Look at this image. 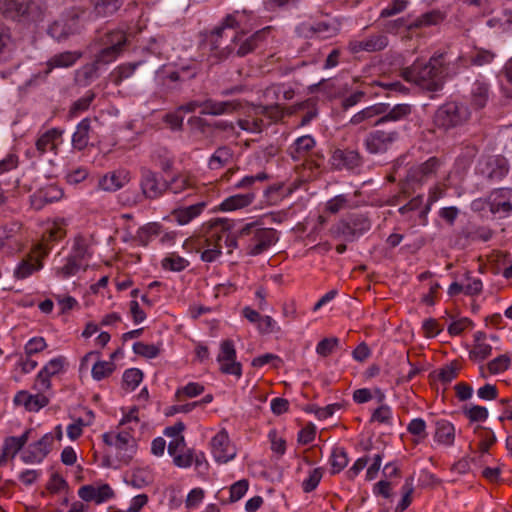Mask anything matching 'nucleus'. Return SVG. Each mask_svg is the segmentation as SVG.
<instances>
[{
	"label": "nucleus",
	"mask_w": 512,
	"mask_h": 512,
	"mask_svg": "<svg viewBox=\"0 0 512 512\" xmlns=\"http://www.w3.org/2000/svg\"><path fill=\"white\" fill-rule=\"evenodd\" d=\"M234 222L226 218H218L212 220L209 224L206 236L204 238L190 239L187 241L191 243L197 252H201V259L205 262L215 261L222 253V244L220 232L225 230H232Z\"/></svg>",
	"instance_id": "nucleus-1"
},
{
	"label": "nucleus",
	"mask_w": 512,
	"mask_h": 512,
	"mask_svg": "<svg viewBox=\"0 0 512 512\" xmlns=\"http://www.w3.org/2000/svg\"><path fill=\"white\" fill-rule=\"evenodd\" d=\"M441 72V64L431 60L427 64L416 61L410 67L401 69L400 74L407 82L428 91H436L442 86Z\"/></svg>",
	"instance_id": "nucleus-2"
},
{
	"label": "nucleus",
	"mask_w": 512,
	"mask_h": 512,
	"mask_svg": "<svg viewBox=\"0 0 512 512\" xmlns=\"http://www.w3.org/2000/svg\"><path fill=\"white\" fill-rule=\"evenodd\" d=\"M315 140L309 136L305 135L299 137L294 144L289 148V154L291 157L296 160L304 159V162L301 165V176L305 180H310L319 174V169L322 163V156L315 155L317 159H314V155H308V153L314 148Z\"/></svg>",
	"instance_id": "nucleus-3"
},
{
	"label": "nucleus",
	"mask_w": 512,
	"mask_h": 512,
	"mask_svg": "<svg viewBox=\"0 0 512 512\" xmlns=\"http://www.w3.org/2000/svg\"><path fill=\"white\" fill-rule=\"evenodd\" d=\"M103 441L114 450L115 458L121 465H129L138 449L135 434L126 429L105 433Z\"/></svg>",
	"instance_id": "nucleus-4"
},
{
	"label": "nucleus",
	"mask_w": 512,
	"mask_h": 512,
	"mask_svg": "<svg viewBox=\"0 0 512 512\" xmlns=\"http://www.w3.org/2000/svg\"><path fill=\"white\" fill-rule=\"evenodd\" d=\"M252 235L248 246V254L257 256L266 251L277 241L276 231L271 228H257L255 223L246 224L238 233V236Z\"/></svg>",
	"instance_id": "nucleus-5"
},
{
	"label": "nucleus",
	"mask_w": 512,
	"mask_h": 512,
	"mask_svg": "<svg viewBox=\"0 0 512 512\" xmlns=\"http://www.w3.org/2000/svg\"><path fill=\"white\" fill-rule=\"evenodd\" d=\"M470 113L466 106L456 102L442 105L435 114L434 122L437 126L450 129L465 123Z\"/></svg>",
	"instance_id": "nucleus-6"
},
{
	"label": "nucleus",
	"mask_w": 512,
	"mask_h": 512,
	"mask_svg": "<svg viewBox=\"0 0 512 512\" xmlns=\"http://www.w3.org/2000/svg\"><path fill=\"white\" fill-rule=\"evenodd\" d=\"M380 128L370 132L365 139V146L370 153L385 152L399 137L393 125H379Z\"/></svg>",
	"instance_id": "nucleus-7"
},
{
	"label": "nucleus",
	"mask_w": 512,
	"mask_h": 512,
	"mask_svg": "<svg viewBox=\"0 0 512 512\" xmlns=\"http://www.w3.org/2000/svg\"><path fill=\"white\" fill-rule=\"evenodd\" d=\"M371 228V222L364 215H352L346 220H342L335 225L333 233L347 241H354Z\"/></svg>",
	"instance_id": "nucleus-8"
},
{
	"label": "nucleus",
	"mask_w": 512,
	"mask_h": 512,
	"mask_svg": "<svg viewBox=\"0 0 512 512\" xmlns=\"http://www.w3.org/2000/svg\"><path fill=\"white\" fill-rule=\"evenodd\" d=\"M239 23L236 19L235 14H229L225 17L223 20L221 26L217 27L212 35H211V43H212V49L219 55L220 57H227L230 55L234 50L236 45L241 40L240 35H235L233 39L231 40V43L229 45L223 46L220 39L222 38L223 32L227 28H238Z\"/></svg>",
	"instance_id": "nucleus-9"
},
{
	"label": "nucleus",
	"mask_w": 512,
	"mask_h": 512,
	"mask_svg": "<svg viewBox=\"0 0 512 512\" xmlns=\"http://www.w3.org/2000/svg\"><path fill=\"white\" fill-rule=\"evenodd\" d=\"M10 13L13 16L25 17L37 21L42 18L47 10V5L42 0H7Z\"/></svg>",
	"instance_id": "nucleus-10"
},
{
	"label": "nucleus",
	"mask_w": 512,
	"mask_h": 512,
	"mask_svg": "<svg viewBox=\"0 0 512 512\" xmlns=\"http://www.w3.org/2000/svg\"><path fill=\"white\" fill-rule=\"evenodd\" d=\"M217 361L222 373L235 375L238 378L242 375V366L236 361V349L232 340L227 339L221 342Z\"/></svg>",
	"instance_id": "nucleus-11"
},
{
	"label": "nucleus",
	"mask_w": 512,
	"mask_h": 512,
	"mask_svg": "<svg viewBox=\"0 0 512 512\" xmlns=\"http://www.w3.org/2000/svg\"><path fill=\"white\" fill-rule=\"evenodd\" d=\"M388 43V37L383 33H378L361 40H351L348 43V49L353 54L360 52L372 53L384 50Z\"/></svg>",
	"instance_id": "nucleus-12"
},
{
	"label": "nucleus",
	"mask_w": 512,
	"mask_h": 512,
	"mask_svg": "<svg viewBox=\"0 0 512 512\" xmlns=\"http://www.w3.org/2000/svg\"><path fill=\"white\" fill-rule=\"evenodd\" d=\"M140 175V189L143 198L154 200L162 196L164 187L155 172L149 168L141 167Z\"/></svg>",
	"instance_id": "nucleus-13"
},
{
	"label": "nucleus",
	"mask_w": 512,
	"mask_h": 512,
	"mask_svg": "<svg viewBox=\"0 0 512 512\" xmlns=\"http://www.w3.org/2000/svg\"><path fill=\"white\" fill-rule=\"evenodd\" d=\"M211 447L213 456L219 463H227L236 455V449L231 445L225 430H221L212 438Z\"/></svg>",
	"instance_id": "nucleus-14"
},
{
	"label": "nucleus",
	"mask_w": 512,
	"mask_h": 512,
	"mask_svg": "<svg viewBox=\"0 0 512 512\" xmlns=\"http://www.w3.org/2000/svg\"><path fill=\"white\" fill-rule=\"evenodd\" d=\"M263 111L261 107L251 108L237 120V126L247 133H261L268 126V122L263 118Z\"/></svg>",
	"instance_id": "nucleus-15"
},
{
	"label": "nucleus",
	"mask_w": 512,
	"mask_h": 512,
	"mask_svg": "<svg viewBox=\"0 0 512 512\" xmlns=\"http://www.w3.org/2000/svg\"><path fill=\"white\" fill-rule=\"evenodd\" d=\"M47 255V249L36 246L28 257L19 264L15 270V276L18 279H25L30 276L33 272L39 270L42 267L41 260Z\"/></svg>",
	"instance_id": "nucleus-16"
},
{
	"label": "nucleus",
	"mask_w": 512,
	"mask_h": 512,
	"mask_svg": "<svg viewBox=\"0 0 512 512\" xmlns=\"http://www.w3.org/2000/svg\"><path fill=\"white\" fill-rule=\"evenodd\" d=\"M488 204L492 213L508 215L512 212V189H499L492 192Z\"/></svg>",
	"instance_id": "nucleus-17"
},
{
	"label": "nucleus",
	"mask_w": 512,
	"mask_h": 512,
	"mask_svg": "<svg viewBox=\"0 0 512 512\" xmlns=\"http://www.w3.org/2000/svg\"><path fill=\"white\" fill-rule=\"evenodd\" d=\"M131 181L129 170L120 168L105 174L99 180L98 186L107 192H113L121 189Z\"/></svg>",
	"instance_id": "nucleus-18"
},
{
	"label": "nucleus",
	"mask_w": 512,
	"mask_h": 512,
	"mask_svg": "<svg viewBox=\"0 0 512 512\" xmlns=\"http://www.w3.org/2000/svg\"><path fill=\"white\" fill-rule=\"evenodd\" d=\"M64 364V359L59 357L49 361L38 373L33 389L35 391H47L51 387L50 377L58 374Z\"/></svg>",
	"instance_id": "nucleus-19"
},
{
	"label": "nucleus",
	"mask_w": 512,
	"mask_h": 512,
	"mask_svg": "<svg viewBox=\"0 0 512 512\" xmlns=\"http://www.w3.org/2000/svg\"><path fill=\"white\" fill-rule=\"evenodd\" d=\"M78 30V17L71 16L56 20L49 27L48 32L51 35V37L58 41H61L67 39L70 35L75 34L76 32H78Z\"/></svg>",
	"instance_id": "nucleus-20"
},
{
	"label": "nucleus",
	"mask_w": 512,
	"mask_h": 512,
	"mask_svg": "<svg viewBox=\"0 0 512 512\" xmlns=\"http://www.w3.org/2000/svg\"><path fill=\"white\" fill-rule=\"evenodd\" d=\"M241 108L239 100L215 101L207 99L202 102L201 114L220 116L224 114H232Z\"/></svg>",
	"instance_id": "nucleus-21"
},
{
	"label": "nucleus",
	"mask_w": 512,
	"mask_h": 512,
	"mask_svg": "<svg viewBox=\"0 0 512 512\" xmlns=\"http://www.w3.org/2000/svg\"><path fill=\"white\" fill-rule=\"evenodd\" d=\"M45 391H36L31 394L27 391H20L16 394L14 402L16 405H22L26 410L36 412L48 404V398L44 395Z\"/></svg>",
	"instance_id": "nucleus-22"
},
{
	"label": "nucleus",
	"mask_w": 512,
	"mask_h": 512,
	"mask_svg": "<svg viewBox=\"0 0 512 512\" xmlns=\"http://www.w3.org/2000/svg\"><path fill=\"white\" fill-rule=\"evenodd\" d=\"M338 25L335 23L320 22L316 25L301 24L298 28L299 33L304 37L316 35L321 38H329L338 33Z\"/></svg>",
	"instance_id": "nucleus-23"
},
{
	"label": "nucleus",
	"mask_w": 512,
	"mask_h": 512,
	"mask_svg": "<svg viewBox=\"0 0 512 512\" xmlns=\"http://www.w3.org/2000/svg\"><path fill=\"white\" fill-rule=\"evenodd\" d=\"M79 496L84 501H95L101 503L113 496V490L107 484L100 486L86 485L79 489Z\"/></svg>",
	"instance_id": "nucleus-24"
},
{
	"label": "nucleus",
	"mask_w": 512,
	"mask_h": 512,
	"mask_svg": "<svg viewBox=\"0 0 512 512\" xmlns=\"http://www.w3.org/2000/svg\"><path fill=\"white\" fill-rule=\"evenodd\" d=\"M29 431H26L20 437H8L5 439L2 446V454L0 456V465H5L9 460L13 459L15 455L28 441Z\"/></svg>",
	"instance_id": "nucleus-25"
},
{
	"label": "nucleus",
	"mask_w": 512,
	"mask_h": 512,
	"mask_svg": "<svg viewBox=\"0 0 512 512\" xmlns=\"http://www.w3.org/2000/svg\"><path fill=\"white\" fill-rule=\"evenodd\" d=\"M95 135V128L92 125V120L86 118L82 120L72 136V145L78 150H83L87 147L89 140Z\"/></svg>",
	"instance_id": "nucleus-26"
},
{
	"label": "nucleus",
	"mask_w": 512,
	"mask_h": 512,
	"mask_svg": "<svg viewBox=\"0 0 512 512\" xmlns=\"http://www.w3.org/2000/svg\"><path fill=\"white\" fill-rule=\"evenodd\" d=\"M439 167V160L435 157L410 169L408 178L412 181L423 182L435 175Z\"/></svg>",
	"instance_id": "nucleus-27"
},
{
	"label": "nucleus",
	"mask_w": 512,
	"mask_h": 512,
	"mask_svg": "<svg viewBox=\"0 0 512 512\" xmlns=\"http://www.w3.org/2000/svg\"><path fill=\"white\" fill-rule=\"evenodd\" d=\"M387 108H389V106L385 103H378L366 107L354 114L350 119V123L352 125H360L362 123L371 124L375 117H381L382 114L386 113Z\"/></svg>",
	"instance_id": "nucleus-28"
},
{
	"label": "nucleus",
	"mask_w": 512,
	"mask_h": 512,
	"mask_svg": "<svg viewBox=\"0 0 512 512\" xmlns=\"http://www.w3.org/2000/svg\"><path fill=\"white\" fill-rule=\"evenodd\" d=\"M412 113V106L407 103L397 104L390 110H386V113L382 114L379 119L373 122V126L379 127L389 121H400L406 119Z\"/></svg>",
	"instance_id": "nucleus-29"
},
{
	"label": "nucleus",
	"mask_w": 512,
	"mask_h": 512,
	"mask_svg": "<svg viewBox=\"0 0 512 512\" xmlns=\"http://www.w3.org/2000/svg\"><path fill=\"white\" fill-rule=\"evenodd\" d=\"M62 131L56 128L50 129L43 133L36 141V149L40 154H44L48 151L56 152Z\"/></svg>",
	"instance_id": "nucleus-30"
},
{
	"label": "nucleus",
	"mask_w": 512,
	"mask_h": 512,
	"mask_svg": "<svg viewBox=\"0 0 512 512\" xmlns=\"http://www.w3.org/2000/svg\"><path fill=\"white\" fill-rule=\"evenodd\" d=\"M206 203L199 202L187 207H180L174 209L171 215L180 225H186L193 219L197 218L205 209Z\"/></svg>",
	"instance_id": "nucleus-31"
},
{
	"label": "nucleus",
	"mask_w": 512,
	"mask_h": 512,
	"mask_svg": "<svg viewBox=\"0 0 512 512\" xmlns=\"http://www.w3.org/2000/svg\"><path fill=\"white\" fill-rule=\"evenodd\" d=\"M332 165L337 168L352 169L359 165L360 155L354 150H340L337 149L332 155Z\"/></svg>",
	"instance_id": "nucleus-32"
},
{
	"label": "nucleus",
	"mask_w": 512,
	"mask_h": 512,
	"mask_svg": "<svg viewBox=\"0 0 512 512\" xmlns=\"http://www.w3.org/2000/svg\"><path fill=\"white\" fill-rule=\"evenodd\" d=\"M255 198L253 192L236 194L226 198L219 206L221 211H234L249 206Z\"/></svg>",
	"instance_id": "nucleus-33"
},
{
	"label": "nucleus",
	"mask_w": 512,
	"mask_h": 512,
	"mask_svg": "<svg viewBox=\"0 0 512 512\" xmlns=\"http://www.w3.org/2000/svg\"><path fill=\"white\" fill-rule=\"evenodd\" d=\"M126 43V35L123 31L115 30L102 35L97 39L93 46H106L122 51Z\"/></svg>",
	"instance_id": "nucleus-34"
},
{
	"label": "nucleus",
	"mask_w": 512,
	"mask_h": 512,
	"mask_svg": "<svg viewBox=\"0 0 512 512\" xmlns=\"http://www.w3.org/2000/svg\"><path fill=\"white\" fill-rule=\"evenodd\" d=\"M97 53L95 54L93 69L96 71L100 65H106L113 62L121 53L120 50L106 46H92Z\"/></svg>",
	"instance_id": "nucleus-35"
},
{
	"label": "nucleus",
	"mask_w": 512,
	"mask_h": 512,
	"mask_svg": "<svg viewBox=\"0 0 512 512\" xmlns=\"http://www.w3.org/2000/svg\"><path fill=\"white\" fill-rule=\"evenodd\" d=\"M80 56V53L70 51L53 56L47 63V73H49L53 68H67L73 65Z\"/></svg>",
	"instance_id": "nucleus-36"
},
{
	"label": "nucleus",
	"mask_w": 512,
	"mask_h": 512,
	"mask_svg": "<svg viewBox=\"0 0 512 512\" xmlns=\"http://www.w3.org/2000/svg\"><path fill=\"white\" fill-rule=\"evenodd\" d=\"M54 443L52 434H45L38 442L31 446V455L35 461L43 460L51 451Z\"/></svg>",
	"instance_id": "nucleus-37"
},
{
	"label": "nucleus",
	"mask_w": 512,
	"mask_h": 512,
	"mask_svg": "<svg viewBox=\"0 0 512 512\" xmlns=\"http://www.w3.org/2000/svg\"><path fill=\"white\" fill-rule=\"evenodd\" d=\"M233 151L228 146H220L209 159L211 169H220L232 162Z\"/></svg>",
	"instance_id": "nucleus-38"
},
{
	"label": "nucleus",
	"mask_w": 512,
	"mask_h": 512,
	"mask_svg": "<svg viewBox=\"0 0 512 512\" xmlns=\"http://www.w3.org/2000/svg\"><path fill=\"white\" fill-rule=\"evenodd\" d=\"M435 438L441 444L452 445L455 439L454 426L447 421L437 422Z\"/></svg>",
	"instance_id": "nucleus-39"
},
{
	"label": "nucleus",
	"mask_w": 512,
	"mask_h": 512,
	"mask_svg": "<svg viewBox=\"0 0 512 512\" xmlns=\"http://www.w3.org/2000/svg\"><path fill=\"white\" fill-rule=\"evenodd\" d=\"M188 124L205 138L212 139L215 135L214 122L209 123L205 119L194 116L188 120Z\"/></svg>",
	"instance_id": "nucleus-40"
},
{
	"label": "nucleus",
	"mask_w": 512,
	"mask_h": 512,
	"mask_svg": "<svg viewBox=\"0 0 512 512\" xmlns=\"http://www.w3.org/2000/svg\"><path fill=\"white\" fill-rule=\"evenodd\" d=\"M485 335L483 333H477L475 335V345L473 350L470 352V357L474 360H484L491 354V346L485 343Z\"/></svg>",
	"instance_id": "nucleus-41"
},
{
	"label": "nucleus",
	"mask_w": 512,
	"mask_h": 512,
	"mask_svg": "<svg viewBox=\"0 0 512 512\" xmlns=\"http://www.w3.org/2000/svg\"><path fill=\"white\" fill-rule=\"evenodd\" d=\"M153 481L151 472L145 468H136L132 471L127 482L136 488L147 486Z\"/></svg>",
	"instance_id": "nucleus-42"
},
{
	"label": "nucleus",
	"mask_w": 512,
	"mask_h": 512,
	"mask_svg": "<svg viewBox=\"0 0 512 512\" xmlns=\"http://www.w3.org/2000/svg\"><path fill=\"white\" fill-rule=\"evenodd\" d=\"M235 123L227 120H218L214 122L215 135H221L223 139L239 138L240 132L237 131Z\"/></svg>",
	"instance_id": "nucleus-43"
},
{
	"label": "nucleus",
	"mask_w": 512,
	"mask_h": 512,
	"mask_svg": "<svg viewBox=\"0 0 512 512\" xmlns=\"http://www.w3.org/2000/svg\"><path fill=\"white\" fill-rule=\"evenodd\" d=\"M460 370V365L457 361H453L450 364L442 367L441 369L435 371L433 373L434 377L440 380L443 383L451 382Z\"/></svg>",
	"instance_id": "nucleus-44"
},
{
	"label": "nucleus",
	"mask_w": 512,
	"mask_h": 512,
	"mask_svg": "<svg viewBox=\"0 0 512 512\" xmlns=\"http://www.w3.org/2000/svg\"><path fill=\"white\" fill-rule=\"evenodd\" d=\"M98 15L108 16L116 12L121 3L120 0H92Z\"/></svg>",
	"instance_id": "nucleus-45"
},
{
	"label": "nucleus",
	"mask_w": 512,
	"mask_h": 512,
	"mask_svg": "<svg viewBox=\"0 0 512 512\" xmlns=\"http://www.w3.org/2000/svg\"><path fill=\"white\" fill-rule=\"evenodd\" d=\"M138 65H140V63H134V64L128 63V64H123V65L117 67L110 75L112 78V81L116 85H119L123 80H125L133 75V73Z\"/></svg>",
	"instance_id": "nucleus-46"
},
{
	"label": "nucleus",
	"mask_w": 512,
	"mask_h": 512,
	"mask_svg": "<svg viewBox=\"0 0 512 512\" xmlns=\"http://www.w3.org/2000/svg\"><path fill=\"white\" fill-rule=\"evenodd\" d=\"M71 256L79 263H81L85 268L88 266V258L90 254L88 252V246L82 238H77L75 240Z\"/></svg>",
	"instance_id": "nucleus-47"
},
{
	"label": "nucleus",
	"mask_w": 512,
	"mask_h": 512,
	"mask_svg": "<svg viewBox=\"0 0 512 512\" xmlns=\"http://www.w3.org/2000/svg\"><path fill=\"white\" fill-rule=\"evenodd\" d=\"M80 269L86 268L70 255L66 264L57 269V275L66 278L75 275Z\"/></svg>",
	"instance_id": "nucleus-48"
},
{
	"label": "nucleus",
	"mask_w": 512,
	"mask_h": 512,
	"mask_svg": "<svg viewBox=\"0 0 512 512\" xmlns=\"http://www.w3.org/2000/svg\"><path fill=\"white\" fill-rule=\"evenodd\" d=\"M259 39H260V32H257L255 34H253L252 36L243 40L240 43L239 48L236 51V55L239 57H244L245 55L254 51L256 49V47L258 46Z\"/></svg>",
	"instance_id": "nucleus-49"
},
{
	"label": "nucleus",
	"mask_w": 512,
	"mask_h": 512,
	"mask_svg": "<svg viewBox=\"0 0 512 512\" xmlns=\"http://www.w3.org/2000/svg\"><path fill=\"white\" fill-rule=\"evenodd\" d=\"M204 391V387L198 383H188L185 387L177 390L175 397L177 401H182L184 397L192 398L200 395Z\"/></svg>",
	"instance_id": "nucleus-50"
},
{
	"label": "nucleus",
	"mask_w": 512,
	"mask_h": 512,
	"mask_svg": "<svg viewBox=\"0 0 512 512\" xmlns=\"http://www.w3.org/2000/svg\"><path fill=\"white\" fill-rule=\"evenodd\" d=\"M488 99V87L483 83H476L472 91V101L477 108L485 106Z\"/></svg>",
	"instance_id": "nucleus-51"
},
{
	"label": "nucleus",
	"mask_w": 512,
	"mask_h": 512,
	"mask_svg": "<svg viewBox=\"0 0 512 512\" xmlns=\"http://www.w3.org/2000/svg\"><path fill=\"white\" fill-rule=\"evenodd\" d=\"M114 370V364L108 361H98L92 367V376L96 380L108 377Z\"/></svg>",
	"instance_id": "nucleus-52"
},
{
	"label": "nucleus",
	"mask_w": 512,
	"mask_h": 512,
	"mask_svg": "<svg viewBox=\"0 0 512 512\" xmlns=\"http://www.w3.org/2000/svg\"><path fill=\"white\" fill-rule=\"evenodd\" d=\"M403 497L401 502L396 507V512H403L412 502V494L414 492L413 480L408 478L402 488Z\"/></svg>",
	"instance_id": "nucleus-53"
},
{
	"label": "nucleus",
	"mask_w": 512,
	"mask_h": 512,
	"mask_svg": "<svg viewBox=\"0 0 512 512\" xmlns=\"http://www.w3.org/2000/svg\"><path fill=\"white\" fill-rule=\"evenodd\" d=\"M348 464V457L346 452L341 448H336L332 452L331 456V466L333 468V472H339L343 468H345Z\"/></svg>",
	"instance_id": "nucleus-54"
},
{
	"label": "nucleus",
	"mask_w": 512,
	"mask_h": 512,
	"mask_svg": "<svg viewBox=\"0 0 512 512\" xmlns=\"http://www.w3.org/2000/svg\"><path fill=\"white\" fill-rule=\"evenodd\" d=\"M133 350L136 354L146 358H154L160 352V348L158 346L154 344H146L143 342H136L133 345Z\"/></svg>",
	"instance_id": "nucleus-55"
},
{
	"label": "nucleus",
	"mask_w": 512,
	"mask_h": 512,
	"mask_svg": "<svg viewBox=\"0 0 512 512\" xmlns=\"http://www.w3.org/2000/svg\"><path fill=\"white\" fill-rule=\"evenodd\" d=\"M65 236V231L63 228L54 226L52 227L46 234L43 235L42 242L37 246H42L43 249H47L49 251V243L53 241H57Z\"/></svg>",
	"instance_id": "nucleus-56"
},
{
	"label": "nucleus",
	"mask_w": 512,
	"mask_h": 512,
	"mask_svg": "<svg viewBox=\"0 0 512 512\" xmlns=\"http://www.w3.org/2000/svg\"><path fill=\"white\" fill-rule=\"evenodd\" d=\"M143 377L142 372L139 369H128L123 375V383L127 389H135L141 382Z\"/></svg>",
	"instance_id": "nucleus-57"
},
{
	"label": "nucleus",
	"mask_w": 512,
	"mask_h": 512,
	"mask_svg": "<svg viewBox=\"0 0 512 512\" xmlns=\"http://www.w3.org/2000/svg\"><path fill=\"white\" fill-rule=\"evenodd\" d=\"M323 476L322 468H315L310 473L306 480L303 481L302 487L303 490L308 493L313 491L319 484L321 478Z\"/></svg>",
	"instance_id": "nucleus-58"
},
{
	"label": "nucleus",
	"mask_w": 512,
	"mask_h": 512,
	"mask_svg": "<svg viewBox=\"0 0 512 512\" xmlns=\"http://www.w3.org/2000/svg\"><path fill=\"white\" fill-rule=\"evenodd\" d=\"M351 207L349 199L345 195H338L329 200L326 209L330 213H337L340 210Z\"/></svg>",
	"instance_id": "nucleus-59"
},
{
	"label": "nucleus",
	"mask_w": 512,
	"mask_h": 512,
	"mask_svg": "<svg viewBox=\"0 0 512 512\" xmlns=\"http://www.w3.org/2000/svg\"><path fill=\"white\" fill-rule=\"evenodd\" d=\"M187 265H188V261L180 256H177V255H172L170 257H166L162 261V266L165 269H169L172 271H181Z\"/></svg>",
	"instance_id": "nucleus-60"
},
{
	"label": "nucleus",
	"mask_w": 512,
	"mask_h": 512,
	"mask_svg": "<svg viewBox=\"0 0 512 512\" xmlns=\"http://www.w3.org/2000/svg\"><path fill=\"white\" fill-rule=\"evenodd\" d=\"M477 429L480 430L481 437L478 448L480 452L486 453L488 452L489 448L495 443L496 438L493 432L488 429H483L481 427H477Z\"/></svg>",
	"instance_id": "nucleus-61"
},
{
	"label": "nucleus",
	"mask_w": 512,
	"mask_h": 512,
	"mask_svg": "<svg viewBox=\"0 0 512 512\" xmlns=\"http://www.w3.org/2000/svg\"><path fill=\"white\" fill-rule=\"evenodd\" d=\"M263 111V118L270 125L273 122L279 121L283 117V111L279 105L260 106Z\"/></svg>",
	"instance_id": "nucleus-62"
},
{
	"label": "nucleus",
	"mask_w": 512,
	"mask_h": 512,
	"mask_svg": "<svg viewBox=\"0 0 512 512\" xmlns=\"http://www.w3.org/2000/svg\"><path fill=\"white\" fill-rule=\"evenodd\" d=\"M338 343V338H325L318 343L316 351L319 355L326 357L333 352V350L338 346Z\"/></svg>",
	"instance_id": "nucleus-63"
},
{
	"label": "nucleus",
	"mask_w": 512,
	"mask_h": 512,
	"mask_svg": "<svg viewBox=\"0 0 512 512\" xmlns=\"http://www.w3.org/2000/svg\"><path fill=\"white\" fill-rule=\"evenodd\" d=\"M509 365H510L509 357H507L506 355H501V356L493 359L492 361H490L488 363L487 367H488V370L490 373L497 374V373L503 372L506 369H508Z\"/></svg>",
	"instance_id": "nucleus-64"
}]
</instances>
